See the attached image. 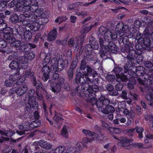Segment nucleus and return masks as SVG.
<instances>
[{
	"mask_svg": "<svg viewBox=\"0 0 153 153\" xmlns=\"http://www.w3.org/2000/svg\"><path fill=\"white\" fill-rule=\"evenodd\" d=\"M84 59L87 60L88 61H93L94 60V55L92 53L89 54H86L84 56Z\"/></svg>",
	"mask_w": 153,
	"mask_h": 153,
	"instance_id": "obj_47",
	"label": "nucleus"
},
{
	"mask_svg": "<svg viewBox=\"0 0 153 153\" xmlns=\"http://www.w3.org/2000/svg\"><path fill=\"white\" fill-rule=\"evenodd\" d=\"M136 131L138 134V136L140 138H141L143 137L142 132L143 131V129L141 127H137L135 128Z\"/></svg>",
	"mask_w": 153,
	"mask_h": 153,
	"instance_id": "obj_49",
	"label": "nucleus"
},
{
	"mask_svg": "<svg viewBox=\"0 0 153 153\" xmlns=\"http://www.w3.org/2000/svg\"><path fill=\"white\" fill-rule=\"evenodd\" d=\"M117 81L118 82H126L128 79L126 75H125L123 73L117 75Z\"/></svg>",
	"mask_w": 153,
	"mask_h": 153,
	"instance_id": "obj_32",
	"label": "nucleus"
},
{
	"mask_svg": "<svg viewBox=\"0 0 153 153\" xmlns=\"http://www.w3.org/2000/svg\"><path fill=\"white\" fill-rule=\"evenodd\" d=\"M105 88L110 95L112 96H117L119 95V92L115 91L114 86L111 84L106 85Z\"/></svg>",
	"mask_w": 153,
	"mask_h": 153,
	"instance_id": "obj_13",
	"label": "nucleus"
},
{
	"mask_svg": "<svg viewBox=\"0 0 153 153\" xmlns=\"http://www.w3.org/2000/svg\"><path fill=\"white\" fill-rule=\"evenodd\" d=\"M93 141L100 140L102 141L103 140V135L102 134L98 135L94 132V134L93 136Z\"/></svg>",
	"mask_w": 153,
	"mask_h": 153,
	"instance_id": "obj_39",
	"label": "nucleus"
},
{
	"mask_svg": "<svg viewBox=\"0 0 153 153\" xmlns=\"http://www.w3.org/2000/svg\"><path fill=\"white\" fill-rule=\"evenodd\" d=\"M25 56L27 57L28 60H32L35 57V55L33 52H30L29 53H25Z\"/></svg>",
	"mask_w": 153,
	"mask_h": 153,
	"instance_id": "obj_53",
	"label": "nucleus"
},
{
	"mask_svg": "<svg viewBox=\"0 0 153 153\" xmlns=\"http://www.w3.org/2000/svg\"><path fill=\"white\" fill-rule=\"evenodd\" d=\"M144 65L145 66L148 68H151L153 67V63L152 61H145L144 62Z\"/></svg>",
	"mask_w": 153,
	"mask_h": 153,
	"instance_id": "obj_59",
	"label": "nucleus"
},
{
	"mask_svg": "<svg viewBox=\"0 0 153 153\" xmlns=\"http://www.w3.org/2000/svg\"><path fill=\"white\" fill-rule=\"evenodd\" d=\"M65 61L62 59L57 60L56 57L53 58L51 61L53 71L55 72L61 71L64 68Z\"/></svg>",
	"mask_w": 153,
	"mask_h": 153,
	"instance_id": "obj_2",
	"label": "nucleus"
},
{
	"mask_svg": "<svg viewBox=\"0 0 153 153\" xmlns=\"http://www.w3.org/2000/svg\"><path fill=\"white\" fill-rule=\"evenodd\" d=\"M119 96L122 99L125 100L128 99L127 97V93L125 90H123L122 91Z\"/></svg>",
	"mask_w": 153,
	"mask_h": 153,
	"instance_id": "obj_64",
	"label": "nucleus"
},
{
	"mask_svg": "<svg viewBox=\"0 0 153 153\" xmlns=\"http://www.w3.org/2000/svg\"><path fill=\"white\" fill-rule=\"evenodd\" d=\"M48 19L45 16L44 17H41L39 18L37 22L40 26V25H45L48 22Z\"/></svg>",
	"mask_w": 153,
	"mask_h": 153,
	"instance_id": "obj_37",
	"label": "nucleus"
},
{
	"mask_svg": "<svg viewBox=\"0 0 153 153\" xmlns=\"http://www.w3.org/2000/svg\"><path fill=\"white\" fill-rule=\"evenodd\" d=\"M57 34L56 29L54 28L52 30L50 31L48 35V39L50 41L54 40L56 37Z\"/></svg>",
	"mask_w": 153,
	"mask_h": 153,
	"instance_id": "obj_21",
	"label": "nucleus"
},
{
	"mask_svg": "<svg viewBox=\"0 0 153 153\" xmlns=\"http://www.w3.org/2000/svg\"><path fill=\"white\" fill-rule=\"evenodd\" d=\"M78 62V60L77 58L73 59L71 63L70 68L74 70L77 65Z\"/></svg>",
	"mask_w": 153,
	"mask_h": 153,
	"instance_id": "obj_55",
	"label": "nucleus"
},
{
	"mask_svg": "<svg viewBox=\"0 0 153 153\" xmlns=\"http://www.w3.org/2000/svg\"><path fill=\"white\" fill-rule=\"evenodd\" d=\"M17 60L11 62L9 65V67L12 69H15L18 68V63Z\"/></svg>",
	"mask_w": 153,
	"mask_h": 153,
	"instance_id": "obj_52",
	"label": "nucleus"
},
{
	"mask_svg": "<svg viewBox=\"0 0 153 153\" xmlns=\"http://www.w3.org/2000/svg\"><path fill=\"white\" fill-rule=\"evenodd\" d=\"M16 93L18 96H21L24 94L27 90V87L26 85H23L20 87H16Z\"/></svg>",
	"mask_w": 153,
	"mask_h": 153,
	"instance_id": "obj_15",
	"label": "nucleus"
},
{
	"mask_svg": "<svg viewBox=\"0 0 153 153\" xmlns=\"http://www.w3.org/2000/svg\"><path fill=\"white\" fill-rule=\"evenodd\" d=\"M34 73L31 71V69L29 68L27 70L25 74V75L26 78H29L31 79L32 81L35 80L36 78L34 76Z\"/></svg>",
	"mask_w": 153,
	"mask_h": 153,
	"instance_id": "obj_28",
	"label": "nucleus"
},
{
	"mask_svg": "<svg viewBox=\"0 0 153 153\" xmlns=\"http://www.w3.org/2000/svg\"><path fill=\"white\" fill-rule=\"evenodd\" d=\"M83 73H85V74L89 76H92L93 77H95L97 76V72L93 69L89 65H87L86 68V71L83 72Z\"/></svg>",
	"mask_w": 153,
	"mask_h": 153,
	"instance_id": "obj_12",
	"label": "nucleus"
},
{
	"mask_svg": "<svg viewBox=\"0 0 153 153\" xmlns=\"http://www.w3.org/2000/svg\"><path fill=\"white\" fill-rule=\"evenodd\" d=\"M3 36L4 39L7 41V42L9 43L11 42L14 39L11 33L7 34H3Z\"/></svg>",
	"mask_w": 153,
	"mask_h": 153,
	"instance_id": "obj_41",
	"label": "nucleus"
},
{
	"mask_svg": "<svg viewBox=\"0 0 153 153\" xmlns=\"http://www.w3.org/2000/svg\"><path fill=\"white\" fill-rule=\"evenodd\" d=\"M86 64L87 62L85 59H82L80 62V69L82 71H85L87 68V65Z\"/></svg>",
	"mask_w": 153,
	"mask_h": 153,
	"instance_id": "obj_42",
	"label": "nucleus"
},
{
	"mask_svg": "<svg viewBox=\"0 0 153 153\" xmlns=\"http://www.w3.org/2000/svg\"><path fill=\"white\" fill-rule=\"evenodd\" d=\"M99 100L102 101L103 105L105 107L109 105L110 103V100L105 98V96H101L99 98Z\"/></svg>",
	"mask_w": 153,
	"mask_h": 153,
	"instance_id": "obj_40",
	"label": "nucleus"
},
{
	"mask_svg": "<svg viewBox=\"0 0 153 153\" xmlns=\"http://www.w3.org/2000/svg\"><path fill=\"white\" fill-rule=\"evenodd\" d=\"M34 86L36 87V90L42 88V84L39 81H36V79L33 81Z\"/></svg>",
	"mask_w": 153,
	"mask_h": 153,
	"instance_id": "obj_50",
	"label": "nucleus"
},
{
	"mask_svg": "<svg viewBox=\"0 0 153 153\" xmlns=\"http://www.w3.org/2000/svg\"><path fill=\"white\" fill-rule=\"evenodd\" d=\"M28 104L32 108L36 109H37L38 107L37 102L36 100L34 97L29 98L28 101Z\"/></svg>",
	"mask_w": 153,
	"mask_h": 153,
	"instance_id": "obj_25",
	"label": "nucleus"
},
{
	"mask_svg": "<svg viewBox=\"0 0 153 153\" xmlns=\"http://www.w3.org/2000/svg\"><path fill=\"white\" fill-rule=\"evenodd\" d=\"M36 46L35 44L30 43L26 44H23L20 46L19 51L22 52H28L32 49L35 48Z\"/></svg>",
	"mask_w": 153,
	"mask_h": 153,
	"instance_id": "obj_8",
	"label": "nucleus"
},
{
	"mask_svg": "<svg viewBox=\"0 0 153 153\" xmlns=\"http://www.w3.org/2000/svg\"><path fill=\"white\" fill-rule=\"evenodd\" d=\"M74 71V69L70 68L68 70V75L69 80H70L72 79Z\"/></svg>",
	"mask_w": 153,
	"mask_h": 153,
	"instance_id": "obj_54",
	"label": "nucleus"
},
{
	"mask_svg": "<svg viewBox=\"0 0 153 153\" xmlns=\"http://www.w3.org/2000/svg\"><path fill=\"white\" fill-rule=\"evenodd\" d=\"M43 65L42 70V73L43 74L42 79L44 81H46L49 78V74L51 71V69L49 65H46V63Z\"/></svg>",
	"mask_w": 153,
	"mask_h": 153,
	"instance_id": "obj_5",
	"label": "nucleus"
},
{
	"mask_svg": "<svg viewBox=\"0 0 153 153\" xmlns=\"http://www.w3.org/2000/svg\"><path fill=\"white\" fill-rule=\"evenodd\" d=\"M61 134L66 138H67L68 136V133L67 128L65 126H64L62 129Z\"/></svg>",
	"mask_w": 153,
	"mask_h": 153,
	"instance_id": "obj_48",
	"label": "nucleus"
},
{
	"mask_svg": "<svg viewBox=\"0 0 153 153\" xmlns=\"http://www.w3.org/2000/svg\"><path fill=\"white\" fill-rule=\"evenodd\" d=\"M134 47L133 44L131 42H129L128 44H126L124 47H122L121 48V51L122 52H128L131 51H133L134 50L133 48Z\"/></svg>",
	"mask_w": 153,
	"mask_h": 153,
	"instance_id": "obj_22",
	"label": "nucleus"
},
{
	"mask_svg": "<svg viewBox=\"0 0 153 153\" xmlns=\"http://www.w3.org/2000/svg\"><path fill=\"white\" fill-rule=\"evenodd\" d=\"M82 132L85 135H88L90 137H93L94 134V132L86 129H83L82 130Z\"/></svg>",
	"mask_w": 153,
	"mask_h": 153,
	"instance_id": "obj_57",
	"label": "nucleus"
},
{
	"mask_svg": "<svg viewBox=\"0 0 153 153\" xmlns=\"http://www.w3.org/2000/svg\"><path fill=\"white\" fill-rule=\"evenodd\" d=\"M107 29L104 27L101 26L99 29V32L102 35L105 34V33L107 32Z\"/></svg>",
	"mask_w": 153,
	"mask_h": 153,
	"instance_id": "obj_63",
	"label": "nucleus"
},
{
	"mask_svg": "<svg viewBox=\"0 0 153 153\" xmlns=\"http://www.w3.org/2000/svg\"><path fill=\"white\" fill-rule=\"evenodd\" d=\"M89 96L90 97H91V96H92V97L91 98L89 101V103L93 105H95L96 106V104L97 101V100L95 98V97H96V94H94V95H89Z\"/></svg>",
	"mask_w": 153,
	"mask_h": 153,
	"instance_id": "obj_38",
	"label": "nucleus"
},
{
	"mask_svg": "<svg viewBox=\"0 0 153 153\" xmlns=\"http://www.w3.org/2000/svg\"><path fill=\"white\" fill-rule=\"evenodd\" d=\"M13 82L9 78L5 82V85L7 87H11L13 84Z\"/></svg>",
	"mask_w": 153,
	"mask_h": 153,
	"instance_id": "obj_61",
	"label": "nucleus"
},
{
	"mask_svg": "<svg viewBox=\"0 0 153 153\" xmlns=\"http://www.w3.org/2000/svg\"><path fill=\"white\" fill-rule=\"evenodd\" d=\"M149 73L147 76L149 78V79L150 80V83L151 84L153 83V69H151L149 70Z\"/></svg>",
	"mask_w": 153,
	"mask_h": 153,
	"instance_id": "obj_58",
	"label": "nucleus"
},
{
	"mask_svg": "<svg viewBox=\"0 0 153 153\" xmlns=\"http://www.w3.org/2000/svg\"><path fill=\"white\" fill-rule=\"evenodd\" d=\"M99 42L100 46L101 48L99 51V53L100 56L101 57V56H103V54L102 53H101V51H103L102 49L105 48V46H107L108 44V43H107V41H105V40L104 41L103 39L101 37H99Z\"/></svg>",
	"mask_w": 153,
	"mask_h": 153,
	"instance_id": "obj_26",
	"label": "nucleus"
},
{
	"mask_svg": "<svg viewBox=\"0 0 153 153\" xmlns=\"http://www.w3.org/2000/svg\"><path fill=\"white\" fill-rule=\"evenodd\" d=\"M147 22L148 24L145 27L143 33L145 35L151 36L153 34V21L149 19Z\"/></svg>",
	"mask_w": 153,
	"mask_h": 153,
	"instance_id": "obj_6",
	"label": "nucleus"
},
{
	"mask_svg": "<svg viewBox=\"0 0 153 153\" xmlns=\"http://www.w3.org/2000/svg\"><path fill=\"white\" fill-rule=\"evenodd\" d=\"M42 1V0H35L33 3L29 7H28V10L27 11H29L33 13L36 12L39 8V5H40L39 2Z\"/></svg>",
	"mask_w": 153,
	"mask_h": 153,
	"instance_id": "obj_16",
	"label": "nucleus"
},
{
	"mask_svg": "<svg viewBox=\"0 0 153 153\" xmlns=\"http://www.w3.org/2000/svg\"><path fill=\"white\" fill-rule=\"evenodd\" d=\"M41 124V121L39 120H35L33 121L30 124V126L32 128H34L40 126Z\"/></svg>",
	"mask_w": 153,
	"mask_h": 153,
	"instance_id": "obj_35",
	"label": "nucleus"
},
{
	"mask_svg": "<svg viewBox=\"0 0 153 153\" xmlns=\"http://www.w3.org/2000/svg\"><path fill=\"white\" fill-rule=\"evenodd\" d=\"M20 5H22V8H20V10L23 11L25 9V7L28 9L29 5L31 4V2L29 0H20L19 1Z\"/></svg>",
	"mask_w": 153,
	"mask_h": 153,
	"instance_id": "obj_23",
	"label": "nucleus"
},
{
	"mask_svg": "<svg viewBox=\"0 0 153 153\" xmlns=\"http://www.w3.org/2000/svg\"><path fill=\"white\" fill-rule=\"evenodd\" d=\"M20 0H13L9 4V5L10 7H12L16 6L17 8L19 9L20 8H22V6L20 5L19 1Z\"/></svg>",
	"mask_w": 153,
	"mask_h": 153,
	"instance_id": "obj_33",
	"label": "nucleus"
},
{
	"mask_svg": "<svg viewBox=\"0 0 153 153\" xmlns=\"http://www.w3.org/2000/svg\"><path fill=\"white\" fill-rule=\"evenodd\" d=\"M101 112L105 114H108L109 113H112L115 111L114 107L111 105H108L106 106L105 108L101 109Z\"/></svg>",
	"mask_w": 153,
	"mask_h": 153,
	"instance_id": "obj_19",
	"label": "nucleus"
},
{
	"mask_svg": "<svg viewBox=\"0 0 153 153\" xmlns=\"http://www.w3.org/2000/svg\"><path fill=\"white\" fill-rule=\"evenodd\" d=\"M145 97L146 98L148 101H150V105H153V89L152 92H150L149 94L145 96Z\"/></svg>",
	"mask_w": 153,
	"mask_h": 153,
	"instance_id": "obj_36",
	"label": "nucleus"
},
{
	"mask_svg": "<svg viewBox=\"0 0 153 153\" xmlns=\"http://www.w3.org/2000/svg\"><path fill=\"white\" fill-rule=\"evenodd\" d=\"M25 14L26 15V20H28L30 22H34L36 21L37 16L35 15L34 13L29 11H25Z\"/></svg>",
	"mask_w": 153,
	"mask_h": 153,
	"instance_id": "obj_18",
	"label": "nucleus"
},
{
	"mask_svg": "<svg viewBox=\"0 0 153 153\" xmlns=\"http://www.w3.org/2000/svg\"><path fill=\"white\" fill-rule=\"evenodd\" d=\"M19 18L18 15L15 13L10 16L9 21L14 24H16L19 22Z\"/></svg>",
	"mask_w": 153,
	"mask_h": 153,
	"instance_id": "obj_34",
	"label": "nucleus"
},
{
	"mask_svg": "<svg viewBox=\"0 0 153 153\" xmlns=\"http://www.w3.org/2000/svg\"><path fill=\"white\" fill-rule=\"evenodd\" d=\"M93 49L91 44H88L85 47V54H89L92 53Z\"/></svg>",
	"mask_w": 153,
	"mask_h": 153,
	"instance_id": "obj_44",
	"label": "nucleus"
},
{
	"mask_svg": "<svg viewBox=\"0 0 153 153\" xmlns=\"http://www.w3.org/2000/svg\"><path fill=\"white\" fill-rule=\"evenodd\" d=\"M19 128L20 131L17 130L16 133L20 135L25 134L26 131H28L30 129V124H26V123L21 124L19 126Z\"/></svg>",
	"mask_w": 153,
	"mask_h": 153,
	"instance_id": "obj_9",
	"label": "nucleus"
},
{
	"mask_svg": "<svg viewBox=\"0 0 153 153\" xmlns=\"http://www.w3.org/2000/svg\"><path fill=\"white\" fill-rule=\"evenodd\" d=\"M117 35L115 33H112L111 30H107L104 35V39L108 43L112 40H115L117 38Z\"/></svg>",
	"mask_w": 153,
	"mask_h": 153,
	"instance_id": "obj_7",
	"label": "nucleus"
},
{
	"mask_svg": "<svg viewBox=\"0 0 153 153\" xmlns=\"http://www.w3.org/2000/svg\"><path fill=\"white\" fill-rule=\"evenodd\" d=\"M82 84V85L81 86H78L76 88L74 91L75 93L78 92L80 93V88L82 90L84 91H86L88 92V89H89V86H87V85H86V84L85 83V82Z\"/></svg>",
	"mask_w": 153,
	"mask_h": 153,
	"instance_id": "obj_29",
	"label": "nucleus"
},
{
	"mask_svg": "<svg viewBox=\"0 0 153 153\" xmlns=\"http://www.w3.org/2000/svg\"><path fill=\"white\" fill-rule=\"evenodd\" d=\"M145 68L142 66H139L136 67L135 71L131 72L132 76L134 78H137L138 76H143Z\"/></svg>",
	"mask_w": 153,
	"mask_h": 153,
	"instance_id": "obj_10",
	"label": "nucleus"
},
{
	"mask_svg": "<svg viewBox=\"0 0 153 153\" xmlns=\"http://www.w3.org/2000/svg\"><path fill=\"white\" fill-rule=\"evenodd\" d=\"M36 13L38 14V16L40 17H44L46 14V12H44L42 8H39L36 10Z\"/></svg>",
	"mask_w": 153,
	"mask_h": 153,
	"instance_id": "obj_43",
	"label": "nucleus"
},
{
	"mask_svg": "<svg viewBox=\"0 0 153 153\" xmlns=\"http://www.w3.org/2000/svg\"><path fill=\"white\" fill-rule=\"evenodd\" d=\"M141 54H136L134 56L136 58V62L138 64H140L141 62H142L143 59V57Z\"/></svg>",
	"mask_w": 153,
	"mask_h": 153,
	"instance_id": "obj_45",
	"label": "nucleus"
},
{
	"mask_svg": "<svg viewBox=\"0 0 153 153\" xmlns=\"http://www.w3.org/2000/svg\"><path fill=\"white\" fill-rule=\"evenodd\" d=\"M62 87L60 85L56 83V82H53L50 85V89L54 93L58 94L60 92L61 89Z\"/></svg>",
	"mask_w": 153,
	"mask_h": 153,
	"instance_id": "obj_17",
	"label": "nucleus"
},
{
	"mask_svg": "<svg viewBox=\"0 0 153 153\" xmlns=\"http://www.w3.org/2000/svg\"><path fill=\"white\" fill-rule=\"evenodd\" d=\"M129 28L128 25H124L123 23H118L116 26V34L117 36H118L120 37L123 36L125 33H126L127 30Z\"/></svg>",
	"mask_w": 153,
	"mask_h": 153,
	"instance_id": "obj_4",
	"label": "nucleus"
},
{
	"mask_svg": "<svg viewBox=\"0 0 153 153\" xmlns=\"http://www.w3.org/2000/svg\"><path fill=\"white\" fill-rule=\"evenodd\" d=\"M7 42L2 39H0V48H3L6 47Z\"/></svg>",
	"mask_w": 153,
	"mask_h": 153,
	"instance_id": "obj_62",
	"label": "nucleus"
},
{
	"mask_svg": "<svg viewBox=\"0 0 153 153\" xmlns=\"http://www.w3.org/2000/svg\"><path fill=\"white\" fill-rule=\"evenodd\" d=\"M15 59L17 60V62H19L21 64L26 63L28 61V59L25 56V53H24L23 56H16L15 57Z\"/></svg>",
	"mask_w": 153,
	"mask_h": 153,
	"instance_id": "obj_30",
	"label": "nucleus"
},
{
	"mask_svg": "<svg viewBox=\"0 0 153 153\" xmlns=\"http://www.w3.org/2000/svg\"><path fill=\"white\" fill-rule=\"evenodd\" d=\"M7 24L4 22V21L2 19H0V31H2L7 28Z\"/></svg>",
	"mask_w": 153,
	"mask_h": 153,
	"instance_id": "obj_51",
	"label": "nucleus"
},
{
	"mask_svg": "<svg viewBox=\"0 0 153 153\" xmlns=\"http://www.w3.org/2000/svg\"><path fill=\"white\" fill-rule=\"evenodd\" d=\"M82 75V73L81 72H79L77 73L75 81L76 83L78 84L79 83L82 84L84 83V81Z\"/></svg>",
	"mask_w": 153,
	"mask_h": 153,
	"instance_id": "obj_31",
	"label": "nucleus"
},
{
	"mask_svg": "<svg viewBox=\"0 0 153 153\" xmlns=\"http://www.w3.org/2000/svg\"><path fill=\"white\" fill-rule=\"evenodd\" d=\"M132 141V140L128 139L126 138L123 137L120 141V144L125 149H130L131 147V145L130 143Z\"/></svg>",
	"mask_w": 153,
	"mask_h": 153,
	"instance_id": "obj_14",
	"label": "nucleus"
},
{
	"mask_svg": "<svg viewBox=\"0 0 153 153\" xmlns=\"http://www.w3.org/2000/svg\"><path fill=\"white\" fill-rule=\"evenodd\" d=\"M143 43L144 46L142 47L141 44H138L137 45L136 47L137 51H135L134 50L133 51H130L128 52H122V56L125 58H126L128 60L130 61L128 62V63L129 64L130 62L132 64L131 61H132L134 59V56L136 55V54L142 53V50L141 49L143 48L145 50L150 51L151 50V40L150 38H145L143 40Z\"/></svg>",
	"mask_w": 153,
	"mask_h": 153,
	"instance_id": "obj_1",
	"label": "nucleus"
},
{
	"mask_svg": "<svg viewBox=\"0 0 153 153\" xmlns=\"http://www.w3.org/2000/svg\"><path fill=\"white\" fill-rule=\"evenodd\" d=\"M102 51H101V53H102L103 56H101V57L103 58L107 56V53L111 51L113 53H116L118 50V48L116 45L112 42H111L108 43L107 46H105V48L102 49Z\"/></svg>",
	"mask_w": 153,
	"mask_h": 153,
	"instance_id": "obj_3",
	"label": "nucleus"
},
{
	"mask_svg": "<svg viewBox=\"0 0 153 153\" xmlns=\"http://www.w3.org/2000/svg\"><path fill=\"white\" fill-rule=\"evenodd\" d=\"M122 70V68L119 65H116L114 67L113 71L114 72L116 76L117 75L120 74Z\"/></svg>",
	"mask_w": 153,
	"mask_h": 153,
	"instance_id": "obj_46",
	"label": "nucleus"
},
{
	"mask_svg": "<svg viewBox=\"0 0 153 153\" xmlns=\"http://www.w3.org/2000/svg\"><path fill=\"white\" fill-rule=\"evenodd\" d=\"M40 27V26L38 22H34L30 23V24L28 25L27 26V29H28L30 31L33 30L34 31H36L38 30Z\"/></svg>",
	"mask_w": 153,
	"mask_h": 153,
	"instance_id": "obj_20",
	"label": "nucleus"
},
{
	"mask_svg": "<svg viewBox=\"0 0 153 153\" xmlns=\"http://www.w3.org/2000/svg\"><path fill=\"white\" fill-rule=\"evenodd\" d=\"M29 29H26V31H25L24 28H22L19 30V33L20 35L24 36V38L25 40L26 41H28L30 40L32 36V33L29 31Z\"/></svg>",
	"mask_w": 153,
	"mask_h": 153,
	"instance_id": "obj_11",
	"label": "nucleus"
},
{
	"mask_svg": "<svg viewBox=\"0 0 153 153\" xmlns=\"http://www.w3.org/2000/svg\"><path fill=\"white\" fill-rule=\"evenodd\" d=\"M115 91H117V92L120 91L122 90L123 87V84L121 83H119L116 84L115 86Z\"/></svg>",
	"mask_w": 153,
	"mask_h": 153,
	"instance_id": "obj_60",
	"label": "nucleus"
},
{
	"mask_svg": "<svg viewBox=\"0 0 153 153\" xmlns=\"http://www.w3.org/2000/svg\"><path fill=\"white\" fill-rule=\"evenodd\" d=\"M65 149L64 146H59L55 149L54 153H62Z\"/></svg>",
	"mask_w": 153,
	"mask_h": 153,
	"instance_id": "obj_56",
	"label": "nucleus"
},
{
	"mask_svg": "<svg viewBox=\"0 0 153 153\" xmlns=\"http://www.w3.org/2000/svg\"><path fill=\"white\" fill-rule=\"evenodd\" d=\"M101 92L98 86L97 85H90V86L89 87V89H88V92L90 93V95H94V94H96V92Z\"/></svg>",
	"mask_w": 153,
	"mask_h": 153,
	"instance_id": "obj_24",
	"label": "nucleus"
},
{
	"mask_svg": "<svg viewBox=\"0 0 153 153\" xmlns=\"http://www.w3.org/2000/svg\"><path fill=\"white\" fill-rule=\"evenodd\" d=\"M10 43L11 47L15 48L17 50L19 51L20 46L21 45V42L19 40H16L14 38Z\"/></svg>",
	"mask_w": 153,
	"mask_h": 153,
	"instance_id": "obj_27",
	"label": "nucleus"
}]
</instances>
